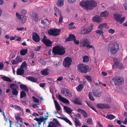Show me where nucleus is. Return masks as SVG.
<instances>
[{
	"mask_svg": "<svg viewBox=\"0 0 127 127\" xmlns=\"http://www.w3.org/2000/svg\"><path fill=\"white\" fill-rule=\"evenodd\" d=\"M79 4L84 9L87 10H92L97 5L96 2L92 0L80 2Z\"/></svg>",
	"mask_w": 127,
	"mask_h": 127,
	"instance_id": "1",
	"label": "nucleus"
},
{
	"mask_svg": "<svg viewBox=\"0 0 127 127\" xmlns=\"http://www.w3.org/2000/svg\"><path fill=\"white\" fill-rule=\"evenodd\" d=\"M110 82L112 84H114L115 86H120L124 84V80L121 76H117L113 77Z\"/></svg>",
	"mask_w": 127,
	"mask_h": 127,
	"instance_id": "2",
	"label": "nucleus"
},
{
	"mask_svg": "<svg viewBox=\"0 0 127 127\" xmlns=\"http://www.w3.org/2000/svg\"><path fill=\"white\" fill-rule=\"evenodd\" d=\"M78 71L81 73H86L91 71V68L88 66L82 64L77 65Z\"/></svg>",
	"mask_w": 127,
	"mask_h": 127,
	"instance_id": "3",
	"label": "nucleus"
},
{
	"mask_svg": "<svg viewBox=\"0 0 127 127\" xmlns=\"http://www.w3.org/2000/svg\"><path fill=\"white\" fill-rule=\"evenodd\" d=\"M10 88L12 90V95H13L17 96L18 94V87L15 84H10Z\"/></svg>",
	"mask_w": 127,
	"mask_h": 127,
	"instance_id": "4",
	"label": "nucleus"
},
{
	"mask_svg": "<svg viewBox=\"0 0 127 127\" xmlns=\"http://www.w3.org/2000/svg\"><path fill=\"white\" fill-rule=\"evenodd\" d=\"M113 17L115 20L117 22H119L120 24L123 23L125 19V17H123L121 18L122 15L118 13L113 14Z\"/></svg>",
	"mask_w": 127,
	"mask_h": 127,
	"instance_id": "5",
	"label": "nucleus"
},
{
	"mask_svg": "<svg viewBox=\"0 0 127 127\" xmlns=\"http://www.w3.org/2000/svg\"><path fill=\"white\" fill-rule=\"evenodd\" d=\"M113 61L115 62L113 66V67L114 68H115L117 66L119 69H122L124 68V65L122 63H120V61L119 59L116 58H114L113 59Z\"/></svg>",
	"mask_w": 127,
	"mask_h": 127,
	"instance_id": "6",
	"label": "nucleus"
},
{
	"mask_svg": "<svg viewBox=\"0 0 127 127\" xmlns=\"http://www.w3.org/2000/svg\"><path fill=\"white\" fill-rule=\"evenodd\" d=\"M119 46L118 43L115 42L112 44L110 48V51L113 54H115L119 49Z\"/></svg>",
	"mask_w": 127,
	"mask_h": 127,
	"instance_id": "7",
	"label": "nucleus"
},
{
	"mask_svg": "<svg viewBox=\"0 0 127 127\" xmlns=\"http://www.w3.org/2000/svg\"><path fill=\"white\" fill-rule=\"evenodd\" d=\"M60 31L61 30L60 29H55L54 30L51 29L48 31V34L51 35L57 36L59 35Z\"/></svg>",
	"mask_w": 127,
	"mask_h": 127,
	"instance_id": "8",
	"label": "nucleus"
},
{
	"mask_svg": "<svg viewBox=\"0 0 127 127\" xmlns=\"http://www.w3.org/2000/svg\"><path fill=\"white\" fill-rule=\"evenodd\" d=\"M93 26L91 25L88 28L82 27L81 28V33L82 34H86L90 32L93 29Z\"/></svg>",
	"mask_w": 127,
	"mask_h": 127,
	"instance_id": "9",
	"label": "nucleus"
},
{
	"mask_svg": "<svg viewBox=\"0 0 127 127\" xmlns=\"http://www.w3.org/2000/svg\"><path fill=\"white\" fill-rule=\"evenodd\" d=\"M72 62V60L69 57H66L64 59L63 65L65 67L69 68Z\"/></svg>",
	"mask_w": 127,
	"mask_h": 127,
	"instance_id": "10",
	"label": "nucleus"
},
{
	"mask_svg": "<svg viewBox=\"0 0 127 127\" xmlns=\"http://www.w3.org/2000/svg\"><path fill=\"white\" fill-rule=\"evenodd\" d=\"M45 118H44L43 117H42L41 118H36L34 119V120L37 121L38 124L39 125H40L41 123L43 122V124H44L46 122V120L47 119L48 117V116H45Z\"/></svg>",
	"mask_w": 127,
	"mask_h": 127,
	"instance_id": "11",
	"label": "nucleus"
},
{
	"mask_svg": "<svg viewBox=\"0 0 127 127\" xmlns=\"http://www.w3.org/2000/svg\"><path fill=\"white\" fill-rule=\"evenodd\" d=\"M42 41L47 47H51L52 45V42L49 39H47V37L45 35L44 36Z\"/></svg>",
	"mask_w": 127,
	"mask_h": 127,
	"instance_id": "12",
	"label": "nucleus"
},
{
	"mask_svg": "<svg viewBox=\"0 0 127 127\" xmlns=\"http://www.w3.org/2000/svg\"><path fill=\"white\" fill-rule=\"evenodd\" d=\"M97 106L98 108L102 109H108L110 107L108 104L106 103H98L97 104Z\"/></svg>",
	"mask_w": 127,
	"mask_h": 127,
	"instance_id": "13",
	"label": "nucleus"
},
{
	"mask_svg": "<svg viewBox=\"0 0 127 127\" xmlns=\"http://www.w3.org/2000/svg\"><path fill=\"white\" fill-rule=\"evenodd\" d=\"M32 39L35 42H39L40 41V38L38 33L33 32L32 33Z\"/></svg>",
	"mask_w": 127,
	"mask_h": 127,
	"instance_id": "14",
	"label": "nucleus"
},
{
	"mask_svg": "<svg viewBox=\"0 0 127 127\" xmlns=\"http://www.w3.org/2000/svg\"><path fill=\"white\" fill-rule=\"evenodd\" d=\"M101 17L100 16L96 15L94 16L93 18V21L95 22L100 23L102 21Z\"/></svg>",
	"mask_w": 127,
	"mask_h": 127,
	"instance_id": "15",
	"label": "nucleus"
},
{
	"mask_svg": "<svg viewBox=\"0 0 127 127\" xmlns=\"http://www.w3.org/2000/svg\"><path fill=\"white\" fill-rule=\"evenodd\" d=\"M59 99L63 102L69 104L70 103L69 101L67 99L61 96V95H59L58 96Z\"/></svg>",
	"mask_w": 127,
	"mask_h": 127,
	"instance_id": "16",
	"label": "nucleus"
},
{
	"mask_svg": "<svg viewBox=\"0 0 127 127\" xmlns=\"http://www.w3.org/2000/svg\"><path fill=\"white\" fill-rule=\"evenodd\" d=\"M75 38V36L73 34H71L69 35L68 37L66 39L65 42L72 41Z\"/></svg>",
	"mask_w": 127,
	"mask_h": 127,
	"instance_id": "17",
	"label": "nucleus"
},
{
	"mask_svg": "<svg viewBox=\"0 0 127 127\" xmlns=\"http://www.w3.org/2000/svg\"><path fill=\"white\" fill-rule=\"evenodd\" d=\"M24 73V70L23 67H21L17 69L16 74L18 75H21Z\"/></svg>",
	"mask_w": 127,
	"mask_h": 127,
	"instance_id": "18",
	"label": "nucleus"
},
{
	"mask_svg": "<svg viewBox=\"0 0 127 127\" xmlns=\"http://www.w3.org/2000/svg\"><path fill=\"white\" fill-rule=\"evenodd\" d=\"M65 53V48L62 46H59V55H63Z\"/></svg>",
	"mask_w": 127,
	"mask_h": 127,
	"instance_id": "19",
	"label": "nucleus"
},
{
	"mask_svg": "<svg viewBox=\"0 0 127 127\" xmlns=\"http://www.w3.org/2000/svg\"><path fill=\"white\" fill-rule=\"evenodd\" d=\"M59 46H57L53 48V52L54 55H59Z\"/></svg>",
	"mask_w": 127,
	"mask_h": 127,
	"instance_id": "20",
	"label": "nucleus"
},
{
	"mask_svg": "<svg viewBox=\"0 0 127 127\" xmlns=\"http://www.w3.org/2000/svg\"><path fill=\"white\" fill-rule=\"evenodd\" d=\"M90 41L87 39L84 40L82 43H81L80 47H84L86 46L88 44H90Z\"/></svg>",
	"mask_w": 127,
	"mask_h": 127,
	"instance_id": "21",
	"label": "nucleus"
},
{
	"mask_svg": "<svg viewBox=\"0 0 127 127\" xmlns=\"http://www.w3.org/2000/svg\"><path fill=\"white\" fill-rule=\"evenodd\" d=\"M49 69L46 68L43 70H41V73L43 75L46 76L49 74Z\"/></svg>",
	"mask_w": 127,
	"mask_h": 127,
	"instance_id": "22",
	"label": "nucleus"
},
{
	"mask_svg": "<svg viewBox=\"0 0 127 127\" xmlns=\"http://www.w3.org/2000/svg\"><path fill=\"white\" fill-rule=\"evenodd\" d=\"M10 106L13 108H14L17 110H20L21 111L22 113H24L23 109L20 106L16 105H14L12 104H11Z\"/></svg>",
	"mask_w": 127,
	"mask_h": 127,
	"instance_id": "23",
	"label": "nucleus"
},
{
	"mask_svg": "<svg viewBox=\"0 0 127 127\" xmlns=\"http://www.w3.org/2000/svg\"><path fill=\"white\" fill-rule=\"evenodd\" d=\"M109 13L107 10L101 12L100 16L101 17H106L108 16Z\"/></svg>",
	"mask_w": 127,
	"mask_h": 127,
	"instance_id": "24",
	"label": "nucleus"
},
{
	"mask_svg": "<svg viewBox=\"0 0 127 127\" xmlns=\"http://www.w3.org/2000/svg\"><path fill=\"white\" fill-rule=\"evenodd\" d=\"M20 88L22 90L26 91V92H29V89L26 85L23 84H21L20 85Z\"/></svg>",
	"mask_w": 127,
	"mask_h": 127,
	"instance_id": "25",
	"label": "nucleus"
},
{
	"mask_svg": "<svg viewBox=\"0 0 127 127\" xmlns=\"http://www.w3.org/2000/svg\"><path fill=\"white\" fill-rule=\"evenodd\" d=\"M27 79L33 82H36L37 81V78L32 76H29L27 78Z\"/></svg>",
	"mask_w": 127,
	"mask_h": 127,
	"instance_id": "26",
	"label": "nucleus"
},
{
	"mask_svg": "<svg viewBox=\"0 0 127 127\" xmlns=\"http://www.w3.org/2000/svg\"><path fill=\"white\" fill-rule=\"evenodd\" d=\"M93 95L95 96L100 97L101 96V93L96 90L93 91Z\"/></svg>",
	"mask_w": 127,
	"mask_h": 127,
	"instance_id": "27",
	"label": "nucleus"
},
{
	"mask_svg": "<svg viewBox=\"0 0 127 127\" xmlns=\"http://www.w3.org/2000/svg\"><path fill=\"white\" fill-rule=\"evenodd\" d=\"M54 101L56 109L58 111L60 110L61 108L58 103L56 100H54Z\"/></svg>",
	"mask_w": 127,
	"mask_h": 127,
	"instance_id": "28",
	"label": "nucleus"
},
{
	"mask_svg": "<svg viewBox=\"0 0 127 127\" xmlns=\"http://www.w3.org/2000/svg\"><path fill=\"white\" fill-rule=\"evenodd\" d=\"M64 109L65 110L66 112L67 113L71 114L72 111V109L71 108L66 106L64 107Z\"/></svg>",
	"mask_w": 127,
	"mask_h": 127,
	"instance_id": "29",
	"label": "nucleus"
},
{
	"mask_svg": "<svg viewBox=\"0 0 127 127\" xmlns=\"http://www.w3.org/2000/svg\"><path fill=\"white\" fill-rule=\"evenodd\" d=\"M27 49H23L20 51V54L22 56H24L28 52Z\"/></svg>",
	"mask_w": 127,
	"mask_h": 127,
	"instance_id": "30",
	"label": "nucleus"
},
{
	"mask_svg": "<svg viewBox=\"0 0 127 127\" xmlns=\"http://www.w3.org/2000/svg\"><path fill=\"white\" fill-rule=\"evenodd\" d=\"M106 117L107 119L110 120H112L114 118H115L116 117L112 114H107Z\"/></svg>",
	"mask_w": 127,
	"mask_h": 127,
	"instance_id": "31",
	"label": "nucleus"
},
{
	"mask_svg": "<svg viewBox=\"0 0 127 127\" xmlns=\"http://www.w3.org/2000/svg\"><path fill=\"white\" fill-rule=\"evenodd\" d=\"M107 26V24L106 23L101 24L98 26L97 29H102L103 28H106Z\"/></svg>",
	"mask_w": 127,
	"mask_h": 127,
	"instance_id": "32",
	"label": "nucleus"
},
{
	"mask_svg": "<svg viewBox=\"0 0 127 127\" xmlns=\"http://www.w3.org/2000/svg\"><path fill=\"white\" fill-rule=\"evenodd\" d=\"M1 78L4 81L9 82H11L12 81V80L10 78L7 76L2 77Z\"/></svg>",
	"mask_w": 127,
	"mask_h": 127,
	"instance_id": "33",
	"label": "nucleus"
},
{
	"mask_svg": "<svg viewBox=\"0 0 127 127\" xmlns=\"http://www.w3.org/2000/svg\"><path fill=\"white\" fill-rule=\"evenodd\" d=\"M48 127H57L55 123L53 122H51L49 124Z\"/></svg>",
	"mask_w": 127,
	"mask_h": 127,
	"instance_id": "34",
	"label": "nucleus"
},
{
	"mask_svg": "<svg viewBox=\"0 0 127 127\" xmlns=\"http://www.w3.org/2000/svg\"><path fill=\"white\" fill-rule=\"evenodd\" d=\"M83 87L82 84H80L76 88L78 92H81L83 89Z\"/></svg>",
	"mask_w": 127,
	"mask_h": 127,
	"instance_id": "35",
	"label": "nucleus"
},
{
	"mask_svg": "<svg viewBox=\"0 0 127 127\" xmlns=\"http://www.w3.org/2000/svg\"><path fill=\"white\" fill-rule=\"evenodd\" d=\"M58 118L65 121L66 122L68 123L69 125H72L71 122L67 119L66 118H62V117H58Z\"/></svg>",
	"mask_w": 127,
	"mask_h": 127,
	"instance_id": "36",
	"label": "nucleus"
},
{
	"mask_svg": "<svg viewBox=\"0 0 127 127\" xmlns=\"http://www.w3.org/2000/svg\"><path fill=\"white\" fill-rule=\"evenodd\" d=\"M57 5L58 6L60 7L64 5V0H58Z\"/></svg>",
	"mask_w": 127,
	"mask_h": 127,
	"instance_id": "37",
	"label": "nucleus"
},
{
	"mask_svg": "<svg viewBox=\"0 0 127 127\" xmlns=\"http://www.w3.org/2000/svg\"><path fill=\"white\" fill-rule=\"evenodd\" d=\"M73 102L75 104H77L81 105L82 104V103L80 102L78 98H75L73 100Z\"/></svg>",
	"mask_w": 127,
	"mask_h": 127,
	"instance_id": "38",
	"label": "nucleus"
},
{
	"mask_svg": "<svg viewBox=\"0 0 127 127\" xmlns=\"http://www.w3.org/2000/svg\"><path fill=\"white\" fill-rule=\"evenodd\" d=\"M86 79L89 82H91L92 81L91 76L88 75H85L84 76Z\"/></svg>",
	"mask_w": 127,
	"mask_h": 127,
	"instance_id": "39",
	"label": "nucleus"
},
{
	"mask_svg": "<svg viewBox=\"0 0 127 127\" xmlns=\"http://www.w3.org/2000/svg\"><path fill=\"white\" fill-rule=\"evenodd\" d=\"M26 94L24 91H22L20 93V98H23L24 97L26 96Z\"/></svg>",
	"mask_w": 127,
	"mask_h": 127,
	"instance_id": "40",
	"label": "nucleus"
},
{
	"mask_svg": "<svg viewBox=\"0 0 127 127\" xmlns=\"http://www.w3.org/2000/svg\"><path fill=\"white\" fill-rule=\"evenodd\" d=\"M89 97L90 99L92 101H94L95 99L94 98L93 96L92 95V93L91 92H90L88 94Z\"/></svg>",
	"mask_w": 127,
	"mask_h": 127,
	"instance_id": "41",
	"label": "nucleus"
},
{
	"mask_svg": "<svg viewBox=\"0 0 127 127\" xmlns=\"http://www.w3.org/2000/svg\"><path fill=\"white\" fill-rule=\"evenodd\" d=\"M64 95L66 96L71 97L72 96V94L71 93L70 91L68 89Z\"/></svg>",
	"mask_w": 127,
	"mask_h": 127,
	"instance_id": "42",
	"label": "nucleus"
},
{
	"mask_svg": "<svg viewBox=\"0 0 127 127\" xmlns=\"http://www.w3.org/2000/svg\"><path fill=\"white\" fill-rule=\"evenodd\" d=\"M75 124L79 126H81V124L80 122L76 118H75Z\"/></svg>",
	"mask_w": 127,
	"mask_h": 127,
	"instance_id": "43",
	"label": "nucleus"
},
{
	"mask_svg": "<svg viewBox=\"0 0 127 127\" xmlns=\"http://www.w3.org/2000/svg\"><path fill=\"white\" fill-rule=\"evenodd\" d=\"M83 62H84L87 63L89 61V58L88 56H84L83 57Z\"/></svg>",
	"mask_w": 127,
	"mask_h": 127,
	"instance_id": "44",
	"label": "nucleus"
},
{
	"mask_svg": "<svg viewBox=\"0 0 127 127\" xmlns=\"http://www.w3.org/2000/svg\"><path fill=\"white\" fill-rule=\"evenodd\" d=\"M59 15H60V18L59 19V24H61L63 23V17L62 15V13H61Z\"/></svg>",
	"mask_w": 127,
	"mask_h": 127,
	"instance_id": "45",
	"label": "nucleus"
},
{
	"mask_svg": "<svg viewBox=\"0 0 127 127\" xmlns=\"http://www.w3.org/2000/svg\"><path fill=\"white\" fill-rule=\"evenodd\" d=\"M54 9L56 12L57 13V14L59 15L61 13V11L57 7H55Z\"/></svg>",
	"mask_w": 127,
	"mask_h": 127,
	"instance_id": "46",
	"label": "nucleus"
},
{
	"mask_svg": "<svg viewBox=\"0 0 127 127\" xmlns=\"http://www.w3.org/2000/svg\"><path fill=\"white\" fill-rule=\"evenodd\" d=\"M34 16V20H35V21L36 22L38 21V16L37 14H36L35 13Z\"/></svg>",
	"mask_w": 127,
	"mask_h": 127,
	"instance_id": "47",
	"label": "nucleus"
},
{
	"mask_svg": "<svg viewBox=\"0 0 127 127\" xmlns=\"http://www.w3.org/2000/svg\"><path fill=\"white\" fill-rule=\"evenodd\" d=\"M16 59L18 63H20L22 62V59L20 56H17Z\"/></svg>",
	"mask_w": 127,
	"mask_h": 127,
	"instance_id": "48",
	"label": "nucleus"
},
{
	"mask_svg": "<svg viewBox=\"0 0 127 127\" xmlns=\"http://www.w3.org/2000/svg\"><path fill=\"white\" fill-rule=\"evenodd\" d=\"M21 19L22 22L23 23H24L26 21L27 18L26 16H23Z\"/></svg>",
	"mask_w": 127,
	"mask_h": 127,
	"instance_id": "49",
	"label": "nucleus"
},
{
	"mask_svg": "<svg viewBox=\"0 0 127 127\" xmlns=\"http://www.w3.org/2000/svg\"><path fill=\"white\" fill-rule=\"evenodd\" d=\"M87 123L89 125L93 124L92 120L91 119H88L87 121Z\"/></svg>",
	"mask_w": 127,
	"mask_h": 127,
	"instance_id": "50",
	"label": "nucleus"
},
{
	"mask_svg": "<svg viewBox=\"0 0 127 127\" xmlns=\"http://www.w3.org/2000/svg\"><path fill=\"white\" fill-rule=\"evenodd\" d=\"M83 115L84 117L86 118L87 117V113L84 110L81 113Z\"/></svg>",
	"mask_w": 127,
	"mask_h": 127,
	"instance_id": "51",
	"label": "nucleus"
},
{
	"mask_svg": "<svg viewBox=\"0 0 127 127\" xmlns=\"http://www.w3.org/2000/svg\"><path fill=\"white\" fill-rule=\"evenodd\" d=\"M68 89L66 88H64L61 90V92L63 95H65Z\"/></svg>",
	"mask_w": 127,
	"mask_h": 127,
	"instance_id": "52",
	"label": "nucleus"
},
{
	"mask_svg": "<svg viewBox=\"0 0 127 127\" xmlns=\"http://www.w3.org/2000/svg\"><path fill=\"white\" fill-rule=\"evenodd\" d=\"M95 32L96 33H98L101 35L103 33V32L101 30H97Z\"/></svg>",
	"mask_w": 127,
	"mask_h": 127,
	"instance_id": "53",
	"label": "nucleus"
},
{
	"mask_svg": "<svg viewBox=\"0 0 127 127\" xmlns=\"http://www.w3.org/2000/svg\"><path fill=\"white\" fill-rule=\"evenodd\" d=\"M87 47L88 49L92 48L94 51H95V48H94L93 45L91 46L89 44H88V45H87Z\"/></svg>",
	"mask_w": 127,
	"mask_h": 127,
	"instance_id": "54",
	"label": "nucleus"
},
{
	"mask_svg": "<svg viewBox=\"0 0 127 127\" xmlns=\"http://www.w3.org/2000/svg\"><path fill=\"white\" fill-rule=\"evenodd\" d=\"M21 13L22 15H25L27 14V12L26 10L22 9L21 10Z\"/></svg>",
	"mask_w": 127,
	"mask_h": 127,
	"instance_id": "55",
	"label": "nucleus"
},
{
	"mask_svg": "<svg viewBox=\"0 0 127 127\" xmlns=\"http://www.w3.org/2000/svg\"><path fill=\"white\" fill-rule=\"evenodd\" d=\"M16 119L18 122L19 121L20 123L22 122V119L20 117H16Z\"/></svg>",
	"mask_w": 127,
	"mask_h": 127,
	"instance_id": "56",
	"label": "nucleus"
},
{
	"mask_svg": "<svg viewBox=\"0 0 127 127\" xmlns=\"http://www.w3.org/2000/svg\"><path fill=\"white\" fill-rule=\"evenodd\" d=\"M33 100L34 102H36L38 103L39 102V100L34 96H33L32 97Z\"/></svg>",
	"mask_w": 127,
	"mask_h": 127,
	"instance_id": "57",
	"label": "nucleus"
},
{
	"mask_svg": "<svg viewBox=\"0 0 127 127\" xmlns=\"http://www.w3.org/2000/svg\"><path fill=\"white\" fill-rule=\"evenodd\" d=\"M108 32L111 34L114 33L115 32V30L112 29H110L108 31Z\"/></svg>",
	"mask_w": 127,
	"mask_h": 127,
	"instance_id": "58",
	"label": "nucleus"
},
{
	"mask_svg": "<svg viewBox=\"0 0 127 127\" xmlns=\"http://www.w3.org/2000/svg\"><path fill=\"white\" fill-rule=\"evenodd\" d=\"M4 67V65L2 62H0V70L3 69Z\"/></svg>",
	"mask_w": 127,
	"mask_h": 127,
	"instance_id": "59",
	"label": "nucleus"
},
{
	"mask_svg": "<svg viewBox=\"0 0 127 127\" xmlns=\"http://www.w3.org/2000/svg\"><path fill=\"white\" fill-rule=\"evenodd\" d=\"M11 61L13 64H16L18 63L17 62L14 60H12Z\"/></svg>",
	"mask_w": 127,
	"mask_h": 127,
	"instance_id": "60",
	"label": "nucleus"
},
{
	"mask_svg": "<svg viewBox=\"0 0 127 127\" xmlns=\"http://www.w3.org/2000/svg\"><path fill=\"white\" fill-rule=\"evenodd\" d=\"M89 107L92 109L93 110L96 112V113H97V111L94 108V107L91 104Z\"/></svg>",
	"mask_w": 127,
	"mask_h": 127,
	"instance_id": "61",
	"label": "nucleus"
},
{
	"mask_svg": "<svg viewBox=\"0 0 127 127\" xmlns=\"http://www.w3.org/2000/svg\"><path fill=\"white\" fill-rule=\"evenodd\" d=\"M74 43L76 45H78L79 42L78 40H76V38H75L73 40Z\"/></svg>",
	"mask_w": 127,
	"mask_h": 127,
	"instance_id": "62",
	"label": "nucleus"
},
{
	"mask_svg": "<svg viewBox=\"0 0 127 127\" xmlns=\"http://www.w3.org/2000/svg\"><path fill=\"white\" fill-rule=\"evenodd\" d=\"M16 15L17 17L19 19H21V15L18 12L16 13Z\"/></svg>",
	"mask_w": 127,
	"mask_h": 127,
	"instance_id": "63",
	"label": "nucleus"
},
{
	"mask_svg": "<svg viewBox=\"0 0 127 127\" xmlns=\"http://www.w3.org/2000/svg\"><path fill=\"white\" fill-rule=\"evenodd\" d=\"M32 115L35 117H36V116H37V117H38L39 116V115L36 112L33 113L32 114Z\"/></svg>",
	"mask_w": 127,
	"mask_h": 127,
	"instance_id": "64",
	"label": "nucleus"
}]
</instances>
